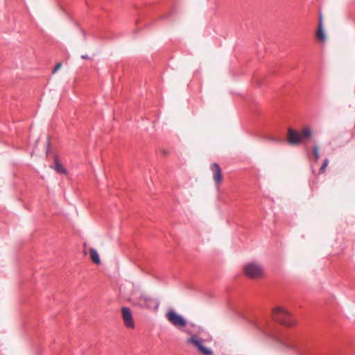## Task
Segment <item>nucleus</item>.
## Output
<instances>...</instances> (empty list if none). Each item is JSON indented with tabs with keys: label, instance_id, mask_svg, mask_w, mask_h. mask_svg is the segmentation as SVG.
Returning <instances> with one entry per match:
<instances>
[{
	"label": "nucleus",
	"instance_id": "13",
	"mask_svg": "<svg viewBox=\"0 0 355 355\" xmlns=\"http://www.w3.org/2000/svg\"><path fill=\"white\" fill-rule=\"evenodd\" d=\"M313 155H314V157L315 158L316 160H318L320 157V155H319V147L315 146L313 148Z\"/></svg>",
	"mask_w": 355,
	"mask_h": 355
},
{
	"label": "nucleus",
	"instance_id": "10",
	"mask_svg": "<svg viewBox=\"0 0 355 355\" xmlns=\"http://www.w3.org/2000/svg\"><path fill=\"white\" fill-rule=\"evenodd\" d=\"M90 259L96 265L101 264L100 256L95 249L90 248Z\"/></svg>",
	"mask_w": 355,
	"mask_h": 355
},
{
	"label": "nucleus",
	"instance_id": "3",
	"mask_svg": "<svg viewBox=\"0 0 355 355\" xmlns=\"http://www.w3.org/2000/svg\"><path fill=\"white\" fill-rule=\"evenodd\" d=\"M187 333L190 335V336L187 339V344L195 347L198 352L203 355L213 354V351L203 345L204 340L197 334H192L189 331H187Z\"/></svg>",
	"mask_w": 355,
	"mask_h": 355
},
{
	"label": "nucleus",
	"instance_id": "17",
	"mask_svg": "<svg viewBox=\"0 0 355 355\" xmlns=\"http://www.w3.org/2000/svg\"><path fill=\"white\" fill-rule=\"evenodd\" d=\"M203 330L200 328L198 329V333L200 334L202 331Z\"/></svg>",
	"mask_w": 355,
	"mask_h": 355
},
{
	"label": "nucleus",
	"instance_id": "11",
	"mask_svg": "<svg viewBox=\"0 0 355 355\" xmlns=\"http://www.w3.org/2000/svg\"><path fill=\"white\" fill-rule=\"evenodd\" d=\"M54 170L59 173H66V170L65 168H64V166L62 165V164L59 162V160L55 158V166H54Z\"/></svg>",
	"mask_w": 355,
	"mask_h": 355
},
{
	"label": "nucleus",
	"instance_id": "14",
	"mask_svg": "<svg viewBox=\"0 0 355 355\" xmlns=\"http://www.w3.org/2000/svg\"><path fill=\"white\" fill-rule=\"evenodd\" d=\"M61 67H62V63H61V62H58V63L55 65V68H54V69H53V73H55L58 70H59Z\"/></svg>",
	"mask_w": 355,
	"mask_h": 355
},
{
	"label": "nucleus",
	"instance_id": "5",
	"mask_svg": "<svg viewBox=\"0 0 355 355\" xmlns=\"http://www.w3.org/2000/svg\"><path fill=\"white\" fill-rule=\"evenodd\" d=\"M168 321L177 328H182L187 325L186 319L173 310H169L166 313Z\"/></svg>",
	"mask_w": 355,
	"mask_h": 355
},
{
	"label": "nucleus",
	"instance_id": "9",
	"mask_svg": "<svg viewBox=\"0 0 355 355\" xmlns=\"http://www.w3.org/2000/svg\"><path fill=\"white\" fill-rule=\"evenodd\" d=\"M316 36L318 39L321 42H324L326 40V36L323 31V26H322V17L320 18L318 28L317 31Z\"/></svg>",
	"mask_w": 355,
	"mask_h": 355
},
{
	"label": "nucleus",
	"instance_id": "7",
	"mask_svg": "<svg viewBox=\"0 0 355 355\" xmlns=\"http://www.w3.org/2000/svg\"><path fill=\"white\" fill-rule=\"evenodd\" d=\"M121 315L125 327L133 329L135 327V322L130 309L128 307H123L121 309Z\"/></svg>",
	"mask_w": 355,
	"mask_h": 355
},
{
	"label": "nucleus",
	"instance_id": "2",
	"mask_svg": "<svg viewBox=\"0 0 355 355\" xmlns=\"http://www.w3.org/2000/svg\"><path fill=\"white\" fill-rule=\"evenodd\" d=\"M272 316L275 321L285 326L291 327L294 324V322L291 319V313L283 307L275 308L272 310Z\"/></svg>",
	"mask_w": 355,
	"mask_h": 355
},
{
	"label": "nucleus",
	"instance_id": "12",
	"mask_svg": "<svg viewBox=\"0 0 355 355\" xmlns=\"http://www.w3.org/2000/svg\"><path fill=\"white\" fill-rule=\"evenodd\" d=\"M328 164H329V159H325L324 160V162H323L322 166L320 168L319 173H324L325 170H326V168H327V166H328Z\"/></svg>",
	"mask_w": 355,
	"mask_h": 355
},
{
	"label": "nucleus",
	"instance_id": "1",
	"mask_svg": "<svg viewBox=\"0 0 355 355\" xmlns=\"http://www.w3.org/2000/svg\"><path fill=\"white\" fill-rule=\"evenodd\" d=\"M312 130L309 128H304L297 132L292 128H288L287 132V141L290 145L297 146L311 139Z\"/></svg>",
	"mask_w": 355,
	"mask_h": 355
},
{
	"label": "nucleus",
	"instance_id": "15",
	"mask_svg": "<svg viewBox=\"0 0 355 355\" xmlns=\"http://www.w3.org/2000/svg\"><path fill=\"white\" fill-rule=\"evenodd\" d=\"M85 248H86V244L85 243V244H84V250H83V252H84V254H87V251H86V249H85Z\"/></svg>",
	"mask_w": 355,
	"mask_h": 355
},
{
	"label": "nucleus",
	"instance_id": "4",
	"mask_svg": "<svg viewBox=\"0 0 355 355\" xmlns=\"http://www.w3.org/2000/svg\"><path fill=\"white\" fill-rule=\"evenodd\" d=\"M243 272L249 278L258 279L263 275V268L257 263H248L244 266Z\"/></svg>",
	"mask_w": 355,
	"mask_h": 355
},
{
	"label": "nucleus",
	"instance_id": "6",
	"mask_svg": "<svg viewBox=\"0 0 355 355\" xmlns=\"http://www.w3.org/2000/svg\"><path fill=\"white\" fill-rule=\"evenodd\" d=\"M155 303V309H157L159 304L155 302L153 298H152L148 294L146 293H141L139 297L138 304L142 307L150 308L153 303Z\"/></svg>",
	"mask_w": 355,
	"mask_h": 355
},
{
	"label": "nucleus",
	"instance_id": "16",
	"mask_svg": "<svg viewBox=\"0 0 355 355\" xmlns=\"http://www.w3.org/2000/svg\"><path fill=\"white\" fill-rule=\"evenodd\" d=\"M82 58L83 59H87V55H82Z\"/></svg>",
	"mask_w": 355,
	"mask_h": 355
},
{
	"label": "nucleus",
	"instance_id": "8",
	"mask_svg": "<svg viewBox=\"0 0 355 355\" xmlns=\"http://www.w3.org/2000/svg\"><path fill=\"white\" fill-rule=\"evenodd\" d=\"M210 170L213 173V179L216 184H219L223 180L222 171L219 165L216 163L210 165Z\"/></svg>",
	"mask_w": 355,
	"mask_h": 355
}]
</instances>
